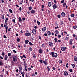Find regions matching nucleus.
<instances>
[{
    "label": "nucleus",
    "mask_w": 77,
    "mask_h": 77,
    "mask_svg": "<svg viewBox=\"0 0 77 77\" xmlns=\"http://www.w3.org/2000/svg\"><path fill=\"white\" fill-rule=\"evenodd\" d=\"M50 55L51 56H52V57H55V58H56L57 57V53L54 52H51L50 54Z\"/></svg>",
    "instance_id": "1"
},
{
    "label": "nucleus",
    "mask_w": 77,
    "mask_h": 77,
    "mask_svg": "<svg viewBox=\"0 0 77 77\" xmlns=\"http://www.w3.org/2000/svg\"><path fill=\"white\" fill-rule=\"evenodd\" d=\"M13 60L14 62H17V58L16 56H14L13 57Z\"/></svg>",
    "instance_id": "2"
},
{
    "label": "nucleus",
    "mask_w": 77,
    "mask_h": 77,
    "mask_svg": "<svg viewBox=\"0 0 77 77\" xmlns=\"http://www.w3.org/2000/svg\"><path fill=\"white\" fill-rule=\"evenodd\" d=\"M25 35L26 36H29L31 35V33H29V31H27L25 33Z\"/></svg>",
    "instance_id": "3"
},
{
    "label": "nucleus",
    "mask_w": 77,
    "mask_h": 77,
    "mask_svg": "<svg viewBox=\"0 0 77 77\" xmlns=\"http://www.w3.org/2000/svg\"><path fill=\"white\" fill-rule=\"evenodd\" d=\"M32 33L33 35H36V29H33Z\"/></svg>",
    "instance_id": "4"
},
{
    "label": "nucleus",
    "mask_w": 77,
    "mask_h": 77,
    "mask_svg": "<svg viewBox=\"0 0 77 77\" xmlns=\"http://www.w3.org/2000/svg\"><path fill=\"white\" fill-rule=\"evenodd\" d=\"M66 47H65L64 48L63 47H62L61 48V50H62L63 51H65V50H66Z\"/></svg>",
    "instance_id": "5"
},
{
    "label": "nucleus",
    "mask_w": 77,
    "mask_h": 77,
    "mask_svg": "<svg viewBox=\"0 0 77 77\" xmlns=\"http://www.w3.org/2000/svg\"><path fill=\"white\" fill-rule=\"evenodd\" d=\"M8 55H5L4 58V60H6L8 59Z\"/></svg>",
    "instance_id": "6"
},
{
    "label": "nucleus",
    "mask_w": 77,
    "mask_h": 77,
    "mask_svg": "<svg viewBox=\"0 0 77 77\" xmlns=\"http://www.w3.org/2000/svg\"><path fill=\"white\" fill-rule=\"evenodd\" d=\"M61 15L63 17H65V15H66V14L64 12H62L61 13Z\"/></svg>",
    "instance_id": "7"
},
{
    "label": "nucleus",
    "mask_w": 77,
    "mask_h": 77,
    "mask_svg": "<svg viewBox=\"0 0 77 77\" xmlns=\"http://www.w3.org/2000/svg\"><path fill=\"white\" fill-rule=\"evenodd\" d=\"M46 30H47V28L46 27H44L42 29V32H45Z\"/></svg>",
    "instance_id": "8"
},
{
    "label": "nucleus",
    "mask_w": 77,
    "mask_h": 77,
    "mask_svg": "<svg viewBox=\"0 0 77 77\" xmlns=\"http://www.w3.org/2000/svg\"><path fill=\"white\" fill-rule=\"evenodd\" d=\"M49 45L50 46H51V47H53V42H49L48 43Z\"/></svg>",
    "instance_id": "9"
},
{
    "label": "nucleus",
    "mask_w": 77,
    "mask_h": 77,
    "mask_svg": "<svg viewBox=\"0 0 77 77\" xmlns=\"http://www.w3.org/2000/svg\"><path fill=\"white\" fill-rule=\"evenodd\" d=\"M43 63H44L45 65H48V63H47V62L44 60H43Z\"/></svg>",
    "instance_id": "10"
},
{
    "label": "nucleus",
    "mask_w": 77,
    "mask_h": 77,
    "mask_svg": "<svg viewBox=\"0 0 77 77\" xmlns=\"http://www.w3.org/2000/svg\"><path fill=\"white\" fill-rule=\"evenodd\" d=\"M47 34L48 36H50L51 35V32L49 31H48L47 32Z\"/></svg>",
    "instance_id": "11"
},
{
    "label": "nucleus",
    "mask_w": 77,
    "mask_h": 77,
    "mask_svg": "<svg viewBox=\"0 0 77 77\" xmlns=\"http://www.w3.org/2000/svg\"><path fill=\"white\" fill-rule=\"evenodd\" d=\"M68 72L67 71H65L64 72V74H63V75H68Z\"/></svg>",
    "instance_id": "12"
},
{
    "label": "nucleus",
    "mask_w": 77,
    "mask_h": 77,
    "mask_svg": "<svg viewBox=\"0 0 77 77\" xmlns=\"http://www.w3.org/2000/svg\"><path fill=\"white\" fill-rule=\"evenodd\" d=\"M18 20L20 23H21V21H22L23 20H22V19H21V18L20 17H19Z\"/></svg>",
    "instance_id": "13"
},
{
    "label": "nucleus",
    "mask_w": 77,
    "mask_h": 77,
    "mask_svg": "<svg viewBox=\"0 0 77 77\" xmlns=\"http://www.w3.org/2000/svg\"><path fill=\"white\" fill-rule=\"evenodd\" d=\"M39 53L40 54H41L42 53V51H43L41 49H40L39 50Z\"/></svg>",
    "instance_id": "14"
},
{
    "label": "nucleus",
    "mask_w": 77,
    "mask_h": 77,
    "mask_svg": "<svg viewBox=\"0 0 77 77\" xmlns=\"http://www.w3.org/2000/svg\"><path fill=\"white\" fill-rule=\"evenodd\" d=\"M25 44H27L29 42V40H26L25 41Z\"/></svg>",
    "instance_id": "15"
},
{
    "label": "nucleus",
    "mask_w": 77,
    "mask_h": 77,
    "mask_svg": "<svg viewBox=\"0 0 77 77\" xmlns=\"http://www.w3.org/2000/svg\"><path fill=\"white\" fill-rule=\"evenodd\" d=\"M57 8V5L55 4H54L53 6V9H56Z\"/></svg>",
    "instance_id": "16"
},
{
    "label": "nucleus",
    "mask_w": 77,
    "mask_h": 77,
    "mask_svg": "<svg viewBox=\"0 0 77 77\" xmlns=\"http://www.w3.org/2000/svg\"><path fill=\"white\" fill-rule=\"evenodd\" d=\"M48 5L49 7H50V6H51V2H48Z\"/></svg>",
    "instance_id": "17"
},
{
    "label": "nucleus",
    "mask_w": 77,
    "mask_h": 77,
    "mask_svg": "<svg viewBox=\"0 0 77 77\" xmlns=\"http://www.w3.org/2000/svg\"><path fill=\"white\" fill-rule=\"evenodd\" d=\"M74 59L75 61H77V57L75 56L74 57Z\"/></svg>",
    "instance_id": "18"
},
{
    "label": "nucleus",
    "mask_w": 77,
    "mask_h": 77,
    "mask_svg": "<svg viewBox=\"0 0 77 77\" xmlns=\"http://www.w3.org/2000/svg\"><path fill=\"white\" fill-rule=\"evenodd\" d=\"M54 33L55 34H59V31L58 30H56L55 31Z\"/></svg>",
    "instance_id": "19"
},
{
    "label": "nucleus",
    "mask_w": 77,
    "mask_h": 77,
    "mask_svg": "<svg viewBox=\"0 0 77 77\" xmlns=\"http://www.w3.org/2000/svg\"><path fill=\"white\" fill-rule=\"evenodd\" d=\"M22 70V68H21V67H19V72H20V73H21V71Z\"/></svg>",
    "instance_id": "20"
},
{
    "label": "nucleus",
    "mask_w": 77,
    "mask_h": 77,
    "mask_svg": "<svg viewBox=\"0 0 77 77\" xmlns=\"http://www.w3.org/2000/svg\"><path fill=\"white\" fill-rule=\"evenodd\" d=\"M1 55L2 56V57H5V52H2V54H1Z\"/></svg>",
    "instance_id": "21"
},
{
    "label": "nucleus",
    "mask_w": 77,
    "mask_h": 77,
    "mask_svg": "<svg viewBox=\"0 0 77 77\" xmlns=\"http://www.w3.org/2000/svg\"><path fill=\"white\" fill-rule=\"evenodd\" d=\"M31 14H34V13H35V11L34 10H32L31 11Z\"/></svg>",
    "instance_id": "22"
},
{
    "label": "nucleus",
    "mask_w": 77,
    "mask_h": 77,
    "mask_svg": "<svg viewBox=\"0 0 77 77\" xmlns=\"http://www.w3.org/2000/svg\"><path fill=\"white\" fill-rule=\"evenodd\" d=\"M66 3L65 2H64L63 4V8H65V6H66Z\"/></svg>",
    "instance_id": "23"
},
{
    "label": "nucleus",
    "mask_w": 77,
    "mask_h": 77,
    "mask_svg": "<svg viewBox=\"0 0 77 77\" xmlns=\"http://www.w3.org/2000/svg\"><path fill=\"white\" fill-rule=\"evenodd\" d=\"M58 62L59 63L62 64V60H60L58 61Z\"/></svg>",
    "instance_id": "24"
},
{
    "label": "nucleus",
    "mask_w": 77,
    "mask_h": 77,
    "mask_svg": "<svg viewBox=\"0 0 77 77\" xmlns=\"http://www.w3.org/2000/svg\"><path fill=\"white\" fill-rule=\"evenodd\" d=\"M1 18L2 19H3V20H5V16H4V15H1Z\"/></svg>",
    "instance_id": "25"
},
{
    "label": "nucleus",
    "mask_w": 77,
    "mask_h": 77,
    "mask_svg": "<svg viewBox=\"0 0 77 77\" xmlns=\"http://www.w3.org/2000/svg\"><path fill=\"white\" fill-rule=\"evenodd\" d=\"M42 46V48H44V47H45V45L44 44H42V45H41Z\"/></svg>",
    "instance_id": "26"
},
{
    "label": "nucleus",
    "mask_w": 77,
    "mask_h": 77,
    "mask_svg": "<svg viewBox=\"0 0 77 77\" xmlns=\"http://www.w3.org/2000/svg\"><path fill=\"white\" fill-rule=\"evenodd\" d=\"M33 57L34 59H35V58H36V55L34 54H33Z\"/></svg>",
    "instance_id": "27"
},
{
    "label": "nucleus",
    "mask_w": 77,
    "mask_h": 77,
    "mask_svg": "<svg viewBox=\"0 0 77 77\" xmlns=\"http://www.w3.org/2000/svg\"><path fill=\"white\" fill-rule=\"evenodd\" d=\"M3 65V63L0 60V66H2V65Z\"/></svg>",
    "instance_id": "28"
},
{
    "label": "nucleus",
    "mask_w": 77,
    "mask_h": 77,
    "mask_svg": "<svg viewBox=\"0 0 77 77\" xmlns=\"http://www.w3.org/2000/svg\"><path fill=\"white\" fill-rule=\"evenodd\" d=\"M28 9L29 11H31L32 9V7L30 6L28 7Z\"/></svg>",
    "instance_id": "29"
},
{
    "label": "nucleus",
    "mask_w": 77,
    "mask_h": 77,
    "mask_svg": "<svg viewBox=\"0 0 77 77\" xmlns=\"http://www.w3.org/2000/svg\"><path fill=\"white\" fill-rule=\"evenodd\" d=\"M12 54H11V53H9L8 54V57H10L11 56Z\"/></svg>",
    "instance_id": "30"
},
{
    "label": "nucleus",
    "mask_w": 77,
    "mask_h": 77,
    "mask_svg": "<svg viewBox=\"0 0 77 77\" xmlns=\"http://www.w3.org/2000/svg\"><path fill=\"white\" fill-rule=\"evenodd\" d=\"M8 26H7L6 27V30H5V33H7V32L8 31Z\"/></svg>",
    "instance_id": "31"
},
{
    "label": "nucleus",
    "mask_w": 77,
    "mask_h": 77,
    "mask_svg": "<svg viewBox=\"0 0 77 77\" xmlns=\"http://www.w3.org/2000/svg\"><path fill=\"white\" fill-rule=\"evenodd\" d=\"M71 65L72 66L73 68H74L75 67V64H71Z\"/></svg>",
    "instance_id": "32"
},
{
    "label": "nucleus",
    "mask_w": 77,
    "mask_h": 77,
    "mask_svg": "<svg viewBox=\"0 0 77 77\" xmlns=\"http://www.w3.org/2000/svg\"><path fill=\"white\" fill-rule=\"evenodd\" d=\"M39 62H40L41 63H43V61L42 60L40 59L39 60Z\"/></svg>",
    "instance_id": "33"
},
{
    "label": "nucleus",
    "mask_w": 77,
    "mask_h": 77,
    "mask_svg": "<svg viewBox=\"0 0 77 77\" xmlns=\"http://www.w3.org/2000/svg\"><path fill=\"white\" fill-rule=\"evenodd\" d=\"M60 23H61V24H60L61 25H62V24H63V21L61 20L60 21Z\"/></svg>",
    "instance_id": "34"
},
{
    "label": "nucleus",
    "mask_w": 77,
    "mask_h": 77,
    "mask_svg": "<svg viewBox=\"0 0 77 77\" xmlns=\"http://www.w3.org/2000/svg\"><path fill=\"white\" fill-rule=\"evenodd\" d=\"M69 44L70 45H72V41H69Z\"/></svg>",
    "instance_id": "35"
},
{
    "label": "nucleus",
    "mask_w": 77,
    "mask_h": 77,
    "mask_svg": "<svg viewBox=\"0 0 77 77\" xmlns=\"http://www.w3.org/2000/svg\"><path fill=\"white\" fill-rule=\"evenodd\" d=\"M17 42H20V39L19 38H18L17 39Z\"/></svg>",
    "instance_id": "36"
},
{
    "label": "nucleus",
    "mask_w": 77,
    "mask_h": 77,
    "mask_svg": "<svg viewBox=\"0 0 77 77\" xmlns=\"http://www.w3.org/2000/svg\"><path fill=\"white\" fill-rule=\"evenodd\" d=\"M23 0H22L21 1V2H20V5H23V3H23Z\"/></svg>",
    "instance_id": "37"
},
{
    "label": "nucleus",
    "mask_w": 77,
    "mask_h": 77,
    "mask_svg": "<svg viewBox=\"0 0 77 77\" xmlns=\"http://www.w3.org/2000/svg\"><path fill=\"white\" fill-rule=\"evenodd\" d=\"M65 40L66 41H68L69 40V37H66L65 38Z\"/></svg>",
    "instance_id": "38"
},
{
    "label": "nucleus",
    "mask_w": 77,
    "mask_h": 77,
    "mask_svg": "<svg viewBox=\"0 0 77 77\" xmlns=\"http://www.w3.org/2000/svg\"><path fill=\"white\" fill-rule=\"evenodd\" d=\"M37 23L38 25H40V22L38 21V20H37Z\"/></svg>",
    "instance_id": "39"
},
{
    "label": "nucleus",
    "mask_w": 77,
    "mask_h": 77,
    "mask_svg": "<svg viewBox=\"0 0 77 77\" xmlns=\"http://www.w3.org/2000/svg\"><path fill=\"white\" fill-rule=\"evenodd\" d=\"M57 17L58 18H60V17H61L60 14L58 15Z\"/></svg>",
    "instance_id": "40"
},
{
    "label": "nucleus",
    "mask_w": 77,
    "mask_h": 77,
    "mask_svg": "<svg viewBox=\"0 0 77 77\" xmlns=\"http://www.w3.org/2000/svg\"><path fill=\"white\" fill-rule=\"evenodd\" d=\"M70 16L71 17H74V14H71Z\"/></svg>",
    "instance_id": "41"
},
{
    "label": "nucleus",
    "mask_w": 77,
    "mask_h": 77,
    "mask_svg": "<svg viewBox=\"0 0 77 77\" xmlns=\"http://www.w3.org/2000/svg\"><path fill=\"white\" fill-rule=\"evenodd\" d=\"M73 28L74 29H75L77 28V26H73Z\"/></svg>",
    "instance_id": "42"
},
{
    "label": "nucleus",
    "mask_w": 77,
    "mask_h": 77,
    "mask_svg": "<svg viewBox=\"0 0 77 77\" xmlns=\"http://www.w3.org/2000/svg\"><path fill=\"white\" fill-rule=\"evenodd\" d=\"M22 19L23 21H25L26 20V18L25 17H22Z\"/></svg>",
    "instance_id": "43"
},
{
    "label": "nucleus",
    "mask_w": 77,
    "mask_h": 77,
    "mask_svg": "<svg viewBox=\"0 0 77 77\" xmlns=\"http://www.w3.org/2000/svg\"><path fill=\"white\" fill-rule=\"evenodd\" d=\"M54 40L56 42H57V38H55Z\"/></svg>",
    "instance_id": "44"
},
{
    "label": "nucleus",
    "mask_w": 77,
    "mask_h": 77,
    "mask_svg": "<svg viewBox=\"0 0 77 77\" xmlns=\"http://www.w3.org/2000/svg\"><path fill=\"white\" fill-rule=\"evenodd\" d=\"M9 11L10 12V13H12L13 12H12V10L10 9L9 10Z\"/></svg>",
    "instance_id": "45"
},
{
    "label": "nucleus",
    "mask_w": 77,
    "mask_h": 77,
    "mask_svg": "<svg viewBox=\"0 0 77 77\" xmlns=\"http://www.w3.org/2000/svg\"><path fill=\"white\" fill-rule=\"evenodd\" d=\"M29 50L30 51H32V48L31 47L29 48Z\"/></svg>",
    "instance_id": "46"
},
{
    "label": "nucleus",
    "mask_w": 77,
    "mask_h": 77,
    "mask_svg": "<svg viewBox=\"0 0 77 77\" xmlns=\"http://www.w3.org/2000/svg\"><path fill=\"white\" fill-rule=\"evenodd\" d=\"M69 71H70V72H72V69H69Z\"/></svg>",
    "instance_id": "47"
},
{
    "label": "nucleus",
    "mask_w": 77,
    "mask_h": 77,
    "mask_svg": "<svg viewBox=\"0 0 77 77\" xmlns=\"http://www.w3.org/2000/svg\"><path fill=\"white\" fill-rule=\"evenodd\" d=\"M26 3L27 4L29 3V0H26Z\"/></svg>",
    "instance_id": "48"
},
{
    "label": "nucleus",
    "mask_w": 77,
    "mask_h": 77,
    "mask_svg": "<svg viewBox=\"0 0 77 77\" xmlns=\"http://www.w3.org/2000/svg\"><path fill=\"white\" fill-rule=\"evenodd\" d=\"M29 45H33V44H32L31 42H29Z\"/></svg>",
    "instance_id": "49"
},
{
    "label": "nucleus",
    "mask_w": 77,
    "mask_h": 77,
    "mask_svg": "<svg viewBox=\"0 0 77 77\" xmlns=\"http://www.w3.org/2000/svg\"><path fill=\"white\" fill-rule=\"evenodd\" d=\"M32 69V68H30V67H29L28 68V70L29 71H30V70H31V69Z\"/></svg>",
    "instance_id": "50"
},
{
    "label": "nucleus",
    "mask_w": 77,
    "mask_h": 77,
    "mask_svg": "<svg viewBox=\"0 0 77 77\" xmlns=\"http://www.w3.org/2000/svg\"><path fill=\"white\" fill-rule=\"evenodd\" d=\"M19 11H20V12H21V10H22V8H21V7L19 8Z\"/></svg>",
    "instance_id": "51"
},
{
    "label": "nucleus",
    "mask_w": 77,
    "mask_h": 77,
    "mask_svg": "<svg viewBox=\"0 0 77 77\" xmlns=\"http://www.w3.org/2000/svg\"><path fill=\"white\" fill-rule=\"evenodd\" d=\"M58 38H61V35H57Z\"/></svg>",
    "instance_id": "52"
},
{
    "label": "nucleus",
    "mask_w": 77,
    "mask_h": 77,
    "mask_svg": "<svg viewBox=\"0 0 77 77\" xmlns=\"http://www.w3.org/2000/svg\"><path fill=\"white\" fill-rule=\"evenodd\" d=\"M4 38H7V37L6 36V35H4V36H3Z\"/></svg>",
    "instance_id": "53"
},
{
    "label": "nucleus",
    "mask_w": 77,
    "mask_h": 77,
    "mask_svg": "<svg viewBox=\"0 0 77 77\" xmlns=\"http://www.w3.org/2000/svg\"><path fill=\"white\" fill-rule=\"evenodd\" d=\"M42 9H44V5H42Z\"/></svg>",
    "instance_id": "54"
},
{
    "label": "nucleus",
    "mask_w": 77,
    "mask_h": 77,
    "mask_svg": "<svg viewBox=\"0 0 77 77\" xmlns=\"http://www.w3.org/2000/svg\"><path fill=\"white\" fill-rule=\"evenodd\" d=\"M48 69V71H50V68L49 67L48 69Z\"/></svg>",
    "instance_id": "55"
},
{
    "label": "nucleus",
    "mask_w": 77,
    "mask_h": 77,
    "mask_svg": "<svg viewBox=\"0 0 77 77\" xmlns=\"http://www.w3.org/2000/svg\"><path fill=\"white\" fill-rule=\"evenodd\" d=\"M13 22H14V23H15V20L14 19L12 20Z\"/></svg>",
    "instance_id": "56"
},
{
    "label": "nucleus",
    "mask_w": 77,
    "mask_h": 77,
    "mask_svg": "<svg viewBox=\"0 0 77 77\" xmlns=\"http://www.w3.org/2000/svg\"><path fill=\"white\" fill-rule=\"evenodd\" d=\"M13 52H14V53H17V51H16L15 50H13Z\"/></svg>",
    "instance_id": "57"
},
{
    "label": "nucleus",
    "mask_w": 77,
    "mask_h": 77,
    "mask_svg": "<svg viewBox=\"0 0 77 77\" xmlns=\"http://www.w3.org/2000/svg\"><path fill=\"white\" fill-rule=\"evenodd\" d=\"M58 28H59V27L58 26L57 27H55L54 28L55 29V30H56V29H58Z\"/></svg>",
    "instance_id": "58"
},
{
    "label": "nucleus",
    "mask_w": 77,
    "mask_h": 77,
    "mask_svg": "<svg viewBox=\"0 0 77 77\" xmlns=\"http://www.w3.org/2000/svg\"><path fill=\"white\" fill-rule=\"evenodd\" d=\"M0 59H3V57L0 55Z\"/></svg>",
    "instance_id": "59"
},
{
    "label": "nucleus",
    "mask_w": 77,
    "mask_h": 77,
    "mask_svg": "<svg viewBox=\"0 0 77 77\" xmlns=\"http://www.w3.org/2000/svg\"><path fill=\"white\" fill-rule=\"evenodd\" d=\"M44 35L45 36H48V35H47V33H45Z\"/></svg>",
    "instance_id": "60"
},
{
    "label": "nucleus",
    "mask_w": 77,
    "mask_h": 77,
    "mask_svg": "<svg viewBox=\"0 0 77 77\" xmlns=\"http://www.w3.org/2000/svg\"><path fill=\"white\" fill-rule=\"evenodd\" d=\"M11 28H10L9 29H8V32H10L11 31Z\"/></svg>",
    "instance_id": "61"
},
{
    "label": "nucleus",
    "mask_w": 77,
    "mask_h": 77,
    "mask_svg": "<svg viewBox=\"0 0 77 77\" xmlns=\"http://www.w3.org/2000/svg\"><path fill=\"white\" fill-rule=\"evenodd\" d=\"M23 57H24L25 59H26V56H25V55L24 54L23 55Z\"/></svg>",
    "instance_id": "62"
},
{
    "label": "nucleus",
    "mask_w": 77,
    "mask_h": 77,
    "mask_svg": "<svg viewBox=\"0 0 77 77\" xmlns=\"http://www.w3.org/2000/svg\"><path fill=\"white\" fill-rule=\"evenodd\" d=\"M16 36H18V34L17 33H16Z\"/></svg>",
    "instance_id": "63"
},
{
    "label": "nucleus",
    "mask_w": 77,
    "mask_h": 77,
    "mask_svg": "<svg viewBox=\"0 0 77 77\" xmlns=\"http://www.w3.org/2000/svg\"><path fill=\"white\" fill-rule=\"evenodd\" d=\"M24 47H25V48H26V44H24L23 45Z\"/></svg>",
    "instance_id": "64"
}]
</instances>
